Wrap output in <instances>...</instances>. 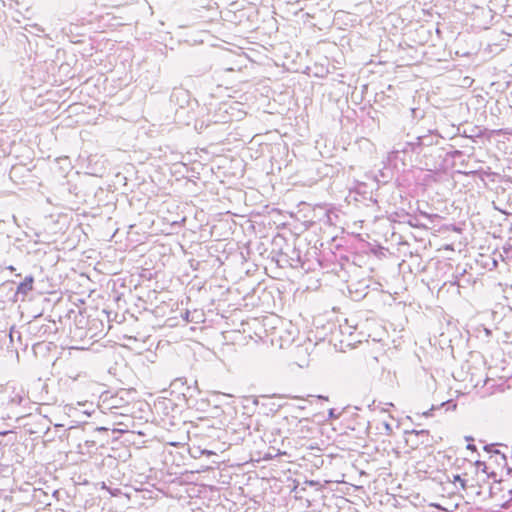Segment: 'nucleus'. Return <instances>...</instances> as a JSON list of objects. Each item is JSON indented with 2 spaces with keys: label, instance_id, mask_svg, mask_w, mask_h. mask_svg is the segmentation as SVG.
Segmentation results:
<instances>
[{
  "label": "nucleus",
  "instance_id": "6",
  "mask_svg": "<svg viewBox=\"0 0 512 512\" xmlns=\"http://www.w3.org/2000/svg\"><path fill=\"white\" fill-rule=\"evenodd\" d=\"M10 402H11L12 404H18V405H19V404H21V402H22V396H20L19 394H17L16 396H14V397H12V398H11Z\"/></svg>",
  "mask_w": 512,
  "mask_h": 512
},
{
  "label": "nucleus",
  "instance_id": "7",
  "mask_svg": "<svg viewBox=\"0 0 512 512\" xmlns=\"http://www.w3.org/2000/svg\"><path fill=\"white\" fill-rule=\"evenodd\" d=\"M15 333L18 334V338L20 339V333L18 331H15L14 328H11L10 332H9V338H10V342L13 343L14 341V338H15Z\"/></svg>",
  "mask_w": 512,
  "mask_h": 512
},
{
  "label": "nucleus",
  "instance_id": "17",
  "mask_svg": "<svg viewBox=\"0 0 512 512\" xmlns=\"http://www.w3.org/2000/svg\"><path fill=\"white\" fill-rule=\"evenodd\" d=\"M444 405H450V402H442L441 406H444Z\"/></svg>",
  "mask_w": 512,
  "mask_h": 512
},
{
  "label": "nucleus",
  "instance_id": "19",
  "mask_svg": "<svg viewBox=\"0 0 512 512\" xmlns=\"http://www.w3.org/2000/svg\"><path fill=\"white\" fill-rule=\"evenodd\" d=\"M9 270L13 271L14 270V267L13 266H9L8 267Z\"/></svg>",
  "mask_w": 512,
  "mask_h": 512
},
{
  "label": "nucleus",
  "instance_id": "14",
  "mask_svg": "<svg viewBox=\"0 0 512 512\" xmlns=\"http://www.w3.org/2000/svg\"><path fill=\"white\" fill-rule=\"evenodd\" d=\"M434 409H435V407H434V406H432V408H431L429 411L424 412V413H423V415H425V416H431V415H432L431 411H433Z\"/></svg>",
  "mask_w": 512,
  "mask_h": 512
},
{
  "label": "nucleus",
  "instance_id": "16",
  "mask_svg": "<svg viewBox=\"0 0 512 512\" xmlns=\"http://www.w3.org/2000/svg\"><path fill=\"white\" fill-rule=\"evenodd\" d=\"M467 448H468V449H475V446H474V445L469 444V445L467 446Z\"/></svg>",
  "mask_w": 512,
  "mask_h": 512
},
{
  "label": "nucleus",
  "instance_id": "18",
  "mask_svg": "<svg viewBox=\"0 0 512 512\" xmlns=\"http://www.w3.org/2000/svg\"><path fill=\"white\" fill-rule=\"evenodd\" d=\"M493 264H494V266H497V260H496V258H494V259H493Z\"/></svg>",
  "mask_w": 512,
  "mask_h": 512
},
{
  "label": "nucleus",
  "instance_id": "15",
  "mask_svg": "<svg viewBox=\"0 0 512 512\" xmlns=\"http://www.w3.org/2000/svg\"><path fill=\"white\" fill-rule=\"evenodd\" d=\"M5 387L3 385H0V394L4 393L5 392Z\"/></svg>",
  "mask_w": 512,
  "mask_h": 512
},
{
  "label": "nucleus",
  "instance_id": "3",
  "mask_svg": "<svg viewBox=\"0 0 512 512\" xmlns=\"http://www.w3.org/2000/svg\"><path fill=\"white\" fill-rule=\"evenodd\" d=\"M282 259L280 261L285 262L291 267H298L302 264L301 252L296 247L290 248L287 246V251L281 253Z\"/></svg>",
  "mask_w": 512,
  "mask_h": 512
},
{
  "label": "nucleus",
  "instance_id": "2",
  "mask_svg": "<svg viewBox=\"0 0 512 512\" xmlns=\"http://www.w3.org/2000/svg\"><path fill=\"white\" fill-rule=\"evenodd\" d=\"M63 374L72 381L86 379L87 373L84 361L70 351L69 356L63 359Z\"/></svg>",
  "mask_w": 512,
  "mask_h": 512
},
{
  "label": "nucleus",
  "instance_id": "20",
  "mask_svg": "<svg viewBox=\"0 0 512 512\" xmlns=\"http://www.w3.org/2000/svg\"><path fill=\"white\" fill-rule=\"evenodd\" d=\"M319 398L327 400V397L319 396Z\"/></svg>",
  "mask_w": 512,
  "mask_h": 512
},
{
  "label": "nucleus",
  "instance_id": "5",
  "mask_svg": "<svg viewBox=\"0 0 512 512\" xmlns=\"http://www.w3.org/2000/svg\"><path fill=\"white\" fill-rule=\"evenodd\" d=\"M453 482L459 483L462 489H466V481L460 476V475H454L453 476Z\"/></svg>",
  "mask_w": 512,
  "mask_h": 512
},
{
  "label": "nucleus",
  "instance_id": "9",
  "mask_svg": "<svg viewBox=\"0 0 512 512\" xmlns=\"http://www.w3.org/2000/svg\"><path fill=\"white\" fill-rule=\"evenodd\" d=\"M420 215L425 217V218H428V219L439 218V216L437 214H428V213L423 212V211H420Z\"/></svg>",
  "mask_w": 512,
  "mask_h": 512
},
{
  "label": "nucleus",
  "instance_id": "1",
  "mask_svg": "<svg viewBox=\"0 0 512 512\" xmlns=\"http://www.w3.org/2000/svg\"><path fill=\"white\" fill-rule=\"evenodd\" d=\"M439 138L440 136L432 131H429L424 135H419L415 137L414 140L407 141L401 149H395L391 151L389 153L388 159L389 161L397 160L401 152L404 154L408 152L420 154L423 152L424 148L437 145L439 143Z\"/></svg>",
  "mask_w": 512,
  "mask_h": 512
},
{
  "label": "nucleus",
  "instance_id": "4",
  "mask_svg": "<svg viewBox=\"0 0 512 512\" xmlns=\"http://www.w3.org/2000/svg\"><path fill=\"white\" fill-rule=\"evenodd\" d=\"M33 283L34 277L32 275L26 276L17 286L16 295H22L23 297L27 296V294L33 289Z\"/></svg>",
  "mask_w": 512,
  "mask_h": 512
},
{
  "label": "nucleus",
  "instance_id": "11",
  "mask_svg": "<svg viewBox=\"0 0 512 512\" xmlns=\"http://www.w3.org/2000/svg\"><path fill=\"white\" fill-rule=\"evenodd\" d=\"M504 253L506 254V257H512V247L504 248Z\"/></svg>",
  "mask_w": 512,
  "mask_h": 512
},
{
  "label": "nucleus",
  "instance_id": "13",
  "mask_svg": "<svg viewBox=\"0 0 512 512\" xmlns=\"http://www.w3.org/2000/svg\"><path fill=\"white\" fill-rule=\"evenodd\" d=\"M203 127H204V123L203 122H201V124L199 126H198V123L195 124V128L197 130H199V131H201L203 129Z\"/></svg>",
  "mask_w": 512,
  "mask_h": 512
},
{
  "label": "nucleus",
  "instance_id": "8",
  "mask_svg": "<svg viewBox=\"0 0 512 512\" xmlns=\"http://www.w3.org/2000/svg\"><path fill=\"white\" fill-rule=\"evenodd\" d=\"M485 449H486L487 451H489V452H492V447H488V446H486V447H485ZM493 452H494L497 456H500V457H501V459L506 460L505 455H504V454H501L498 450H493Z\"/></svg>",
  "mask_w": 512,
  "mask_h": 512
},
{
  "label": "nucleus",
  "instance_id": "21",
  "mask_svg": "<svg viewBox=\"0 0 512 512\" xmlns=\"http://www.w3.org/2000/svg\"><path fill=\"white\" fill-rule=\"evenodd\" d=\"M508 2H509L510 4H512V0H508Z\"/></svg>",
  "mask_w": 512,
  "mask_h": 512
},
{
  "label": "nucleus",
  "instance_id": "10",
  "mask_svg": "<svg viewBox=\"0 0 512 512\" xmlns=\"http://www.w3.org/2000/svg\"><path fill=\"white\" fill-rule=\"evenodd\" d=\"M335 412L336 410L334 408L329 410V419H336L339 417V414H336Z\"/></svg>",
  "mask_w": 512,
  "mask_h": 512
},
{
  "label": "nucleus",
  "instance_id": "12",
  "mask_svg": "<svg viewBox=\"0 0 512 512\" xmlns=\"http://www.w3.org/2000/svg\"><path fill=\"white\" fill-rule=\"evenodd\" d=\"M384 427H385V430H386V432H387V434H388V435L392 433V427H391V425H390V424L385 423V424H384Z\"/></svg>",
  "mask_w": 512,
  "mask_h": 512
}]
</instances>
